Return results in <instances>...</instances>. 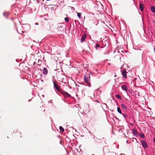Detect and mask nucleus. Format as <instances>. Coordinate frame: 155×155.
<instances>
[{
	"instance_id": "nucleus-16",
	"label": "nucleus",
	"mask_w": 155,
	"mask_h": 155,
	"mask_svg": "<svg viewBox=\"0 0 155 155\" xmlns=\"http://www.w3.org/2000/svg\"><path fill=\"white\" fill-rule=\"evenodd\" d=\"M94 137L99 140H101V138H102L99 135H96V137H95V136Z\"/></svg>"
},
{
	"instance_id": "nucleus-19",
	"label": "nucleus",
	"mask_w": 155,
	"mask_h": 155,
	"mask_svg": "<svg viewBox=\"0 0 155 155\" xmlns=\"http://www.w3.org/2000/svg\"><path fill=\"white\" fill-rule=\"evenodd\" d=\"M116 97L118 99H120V100H121L122 99L120 96L119 95H118V94H117V95H116Z\"/></svg>"
},
{
	"instance_id": "nucleus-4",
	"label": "nucleus",
	"mask_w": 155,
	"mask_h": 155,
	"mask_svg": "<svg viewBox=\"0 0 155 155\" xmlns=\"http://www.w3.org/2000/svg\"><path fill=\"white\" fill-rule=\"evenodd\" d=\"M141 143L143 147L144 148H147V144L145 141H142Z\"/></svg>"
},
{
	"instance_id": "nucleus-2",
	"label": "nucleus",
	"mask_w": 155,
	"mask_h": 155,
	"mask_svg": "<svg viewBox=\"0 0 155 155\" xmlns=\"http://www.w3.org/2000/svg\"><path fill=\"white\" fill-rule=\"evenodd\" d=\"M65 25L63 23H61L58 25V30L59 31H64Z\"/></svg>"
},
{
	"instance_id": "nucleus-17",
	"label": "nucleus",
	"mask_w": 155,
	"mask_h": 155,
	"mask_svg": "<svg viewBox=\"0 0 155 155\" xmlns=\"http://www.w3.org/2000/svg\"><path fill=\"white\" fill-rule=\"evenodd\" d=\"M117 111L120 114H122V112L121 110L120 107H118L117 108Z\"/></svg>"
},
{
	"instance_id": "nucleus-6",
	"label": "nucleus",
	"mask_w": 155,
	"mask_h": 155,
	"mask_svg": "<svg viewBox=\"0 0 155 155\" xmlns=\"http://www.w3.org/2000/svg\"><path fill=\"white\" fill-rule=\"evenodd\" d=\"M139 8L141 12L143 10V5L141 3H140Z\"/></svg>"
},
{
	"instance_id": "nucleus-11",
	"label": "nucleus",
	"mask_w": 155,
	"mask_h": 155,
	"mask_svg": "<svg viewBox=\"0 0 155 155\" xmlns=\"http://www.w3.org/2000/svg\"><path fill=\"white\" fill-rule=\"evenodd\" d=\"M132 132L135 135L137 134V130L134 129H132Z\"/></svg>"
},
{
	"instance_id": "nucleus-18",
	"label": "nucleus",
	"mask_w": 155,
	"mask_h": 155,
	"mask_svg": "<svg viewBox=\"0 0 155 155\" xmlns=\"http://www.w3.org/2000/svg\"><path fill=\"white\" fill-rule=\"evenodd\" d=\"M120 55H117L115 57V58H118V59L120 60L121 58Z\"/></svg>"
},
{
	"instance_id": "nucleus-21",
	"label": "nucleus",
	"mask_w": 155,
	"mask_h": 155,
	"mask_svg": "<svg viewBox=\"0 0 155 155\" xmlns=\"http://www.w3.org/2000/svg\"><path fill=\"white\" fill-rule=\"evenodd\" d=\"M77 15L79 18H80L81 15V13H78Z\"/></svg>"
},
{
	"instance_id": "nucleus-26",
	"label": "nucleus",
	"mask_w": 155,
	"mask_h": 155,
	"mask_svg": "<svg viewBox=\"0 0 155 155\" xmlns=\"http://www.w3.org/2000/svg\"><path fill=\"white\" fill-rule=\"evenodd\" d=\"M153 23H154V24H155V22H153Z\"/></svg>"
},
{
	"instance_id": "nucleus-9",
	"label": "nucleus",
	"mask_w": 155,
	"mask_h": 155,
	"mask_svg": "<svg viewBox=\"0 0 155 155\" xmlns=\"http://www.w3.org/2000/svg\"><path fill=\"white\" fill-rule=\"evenodd\" d=\"M43 73L45 74H47L48 73V71L47 69L45 68H44L43 70Z\"/></svg>"
},
{
	"instance_id": "nucleus-15",
	"label": "nucleus",
	"mask_w": 155,
	"mask_h": 155,
	"mask_svg": "<svg viewBox=\"0 0 155 155\" xmlns=\"http://www.w3.org/2000/svg\"><path fill=\"white\" fill-rule=\"evenodd\" d=\"M140 136L142 137V138H144L145 137V136L144 134L142 133H139Z\"/></svg>"
},
{
	"instance_id": "nucleus-20",
	"label": "nucleus",
	"mask_w": 155,
	"mask_h": 155,
	"mask_svg": "<svg viewBox=\"0 0 155 155\" xmlns=\"http://www.w3.org/2000/svg\"><path fill=\"white\" fill-rule=\"evenodd\" d=\"M64 20H65V21L66 22H68V21L69 20V19L68 18H64Z\"/></svg>"
},
{
	"instance_id": "nucleus-13",
	"label": "nucleus",
	"mask_w": 155,
	"mask_h": 155,
	"mask_svg": "<svg viewBox=\"0 0 155 155\" xmlns=\"http://www.w3.org/2000/svg\"><path fill=\"white\" fill-rule=\"evenodd\" d=\"M121 107L122 108H124L125 109H126L127 108V107L125 105L123 104H121Z\"/></svg>"
},
{
	"instance_id": "nucleus-25",
	"label": "nucleus",
	"mask_w": 155,
	"mask_h": 155,
	"mask_svg": "<svg viewBox=\"0 0 155 155\" xmlns=\"http://www.w3.org/2000/svg\"><path fill=\"white\" fill-rule=\"evenodd\" d=\"M35 24H36V25H38V23L37 24V23H35Z\"/></svg>"
},
{
	"instance_id": "nucleus-24",
	"label": "nucleus",
	"mask_w": 155,
	"mask_h": 155,
	"mask_svg": "<svg viewBox=\"0 0 155 155\" xmlns=\"http://www.w3.org/2000/svg\"><path fill=\"white\" fill-rule=\"evenodd\" d=\"M153 141L155 143V138H154L153 139Z\"/></svg>"
},
{
	"instance_id": "nucleus-1",
	"label": "nucleus",
	"mask_w": 155,
	"mask_h": 155,
	"mask_svg": "<svg viewBox=\"0 0 155 155\" xmlns=\"http://www.w3.org/2000/svg\"><path fill=\"white\" fill-rule=\"evenodd\" d=\"M84 81L85 83L88 84L89 87L90 86V75L89 74H85L84 77Z\"/></svg>"
},
{
	"instance_id": "nucleus-8",
	"label": "nucleus",
	"mask_w": 155,
	"mask_h": 155,
	"mask_svg": "<svg viewBox=\"0 0 155 155\" xmlns=\"http://www.w3.org/2000/svg\"><path fill=\"white\" fill-rule=\"evenodd\" d=\"M122 75L124 78H126L127 77V72L125 70H123Z\"/></svg>"
},
{
	"instance_id": "nucleus-14",
	"label": "nucleus",
	"mask_w": 155,
	"mask_h": 155,
	"mask_svg": "<svg viewBox=\"0 0 155 155\" xmlns=\"http://www.w3.org/2000/svg\"><path fill=\"white\" fill-rule=\"evenodd\" d=\"M59 129L61 131L63 132H64V128H63V127L62 126H60L59 127Z\"/></svg>"
},
{
	"instance_id": "nucleus-22",
	"label": "nucleus",
	"mask_w": 155,
	"mask_h": 155,
	"mask_svg": "<svg viewBox=\"0 0 155 155\" xmlns=\"http://www.w3.org/2000/svg\"><path fill=\"white\" fill-rule=\"evenodd\" d=\"M100 46L99 44H97L96 45L95 48L96 49H97Z\"/></svg>"
},
{
	"instance_id": "nucleus-3",
	"label": "nucleus",
	"mask_w": 155,
	"mask_h": 155,
	"mask_svg": "<svg viewBox=\"0 0 155 155\" xmlns=\"http://www.w3.org/2000/svg\"><path fill=\"white\" fill-rule=\"evenodd\" d=\"M53 83L54 86L55 87L56 89L58 91H59L60 90V88L57 82L53 81Z\"/></svg>"
},
{
	"instance_id": "nucleus-10",
	"label": "nucleus",
	"mask_w": 155,
	"mask_h": 155,
	"mask_svg": "<svg viewBox=\"0 0 155 155\" xmlns=\"http://www.w3.org/2000/svg\"><path fill=\"white\" fill-rule=\"evenodd\" d=\"M122 88L125 91H127V88L126 85H122L121 86Z\"/></svg>"
},
{
	"instance_id": "nucleus-23",
	"label": "nucleus",
	"mask_w": 155,
	"mask_h": 155,
	"mask_svg": "<svg viewBox=\"0 0 155 155\" xmlns=\"http://www.w3.org/2000/svg\"><path fill=\"white\" fill-rule=\"evenodd\" d=\"M122 115L125 118H126L127 117V116L126 114H122Z\"/></svg>"
},
{
	"instance_id": "nucleus-5",
	"label": "nucleus",
	"mask_w": 155,
	"mask_h": 155,
	"mask_svg": "<svg viewBox=\"0 0 155 155\" xmlns=\"http://www.w3.org/2000/svg\"><path fill=\"white\" fill-rule=\"evenodd\" d=\"M86 37V34H84L83 35H82L81 40V42H83L85 40Z\"/></svg>"
},
{
	"instance_id": "nucleus-12",
	"label": "nucleus",
	"mask_w": 155,
	"mask_h": 155,
	"mask_svg": "<svg viewBox=\"0 0 155 155\" xmlns=\"http://www.w3.org/2000/svg\"><path fill=\"white\" fill-rule=\"evenodd\" d=\"M151 10L153 13H155V7L153 6H152L151 7Z\"/></svg>"
},
{
	"instance_id": "nucleus-7",
	"label": "nucleus",
	"mask_w": 155,
	"mask_h": 155,
	"mask_svg": "<svg viewBox=\"0 0 155 155\" xmlns=\"http://www.w3.org/2000/svg\"><path fill=\"white\" fill-rule=\"evenodd\" d=\"M62 94L65 97H70L71 96L67 92H62Z\"/></svg>"
}]
</instances>
